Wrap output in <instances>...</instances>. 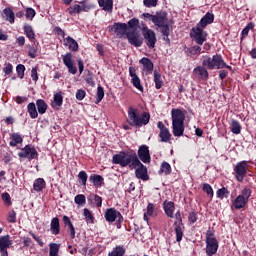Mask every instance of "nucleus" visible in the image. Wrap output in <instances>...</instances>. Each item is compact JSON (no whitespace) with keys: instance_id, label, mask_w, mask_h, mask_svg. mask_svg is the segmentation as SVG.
<instances>
[{"instance_id":"obj_28","label":"nucleus","mask_w":256,"mask_h":256,"mask_svg":"<svg viewBox=\"0 0 256 256\" xmlns=\"http://www.w3.org/2000/svg\"><path fill=\"white\" fill-rule=\"evenodd\" d=\"M63 223L65 227L69 228L71 239H75V226H73V222H71V218H69V216H63Z\"/></svg>"},{"instance_id":"obj_34","label":"nucleus","mask_w":256,"mask_h":256,"mask_svg":"<svg viewBox=\"0 0 256 256\" xmlns=\"http://www.w3.org/2000/svg\"><path fill=\"white\" fill-rule=\"evenodd\" d=\"M45 180L43 178H38L34 181L33 189L39 193L42 189H45Z\"/></svg>"},{"instance_id":"obj_25","label":"nucleus","mask_w":256,"mask_h":256,"mask_svg":"<svg viewBox=\"0 0 256 256\" xmlns=\"http://www.w3.org/2000/svg\"><path fill=\"white\" fill-rule=\"evenodd\" d=\"M139 63L143 65V71H145L147 75H151V73H153V62L151 59L144 57L139 61Z\"/></svg>"},{"instance_id":"obj_47","label":"nucleus","mask_w":256,"mask_h":256,"mask_svg":"<svg viewBox=\"0 0 256 256\" xmlns=\"http://www.w3.org/2000/svg\"><path fill=\"white\" fill-rule=\"evenodd\" d=\"M175 222H174V227H182L183 226V219L181 218V212L178 211L175 214Z\"/></svg>"},{"instance_id":"obj_19","label":"nucleus","mask_w":256,"mask_h":256,"mask_svg":"<svg viewBox=\"0 0 256 256\" xmlns=\"http://www.w3.org/2000/svg\"><path fill=\"white\" fill-rule=\"evenodd\" d=\"M126 37L130 45H133L134 47H141V45H143V39L135 32H128Z\"/></svg>"},{"instance_id":"obj_37","label":"nucleus","mask_w":256,"mask_h":256,"mask_svg":"<svg viewBox=\"0 0 256 256\" xmlns=\"http://www.w3.org/2000/svg\"><path fill=\"white\" fill-rule=\"evenodd\" d=\"M90 181L95 185L96 187H102L103 186V177L101 175L92 174L90 176Z\"/></svg>"},{"instance_id":"obj_10","label":"nucleus","mask_w":256,"mask_h":256,"mask_svg":"<svg viewBox=\"0 0 256 256\" xmlns=\"http://www.w3.org/2000/svg\"><path fill=\"white\" fill-rule=\"evenodd\" d=\"M18 157H20L22 159H29V161H33V159L37 158V150L35 149V147L26 145L18 153Z\"/></svg>"},{"instance_id":"obj_62","label":"nucleus","mask_w":256,"mask_h":256,"mask_svg":"<svg viewBox=\"0 0 256 256\" xmlns=\"http://www.w3.org/2000/svg\"><path fill=\"white\" fill-rule=\"evenodd\" d=\"M4 73L5 75H11V73H13V65L11 63L5 65Z\"/></svg>"},{"instance_id":"obj_4","label":"nucleus","mask_w":256,"mask_h":256,"mask_svg":"<svg viewBox=\"0 0 256 256\" xmlns=\"http://www.w3.org/2000/svg\"><path fill=\"white\" fill-rule=\"evenodd\" d=\"M202 65L207 69H230V66L225 63L223 57L219 54L212 57L203 56Z\"/></svg>"},{"instance_id":"obj_58","label":"nucleus","mask_w":256,"mask_h":256,"mask_svg":"<svg viewBox=\"0 0 256 256\" xmlns=\"http://www.w3.org/2000/svg\"><path fill=\"white\" fill-rule=\"evenodd\" d=\"M159 0H143V3L146 7L151 8V7H157V3Z\"/></svg>"},{"instance_id":"obj_21","label":"nucleus","mask_w":256,"mask_h":256,"mask_svg":"<svg viewBox=\"0 0 256 256\" xmlns=\"http://www.w3.org/2000/svg\"><path fill=\"white\" fill-rule=\"evenodd\" d=\"M193 74L195 77L202 79L203 81H207V79H209V72L205 66H197L194 68Z\"/></svg>"},{"instance_id":"obj_39","label":"nucleus","mask_w":256,"mask_h":256,"mask_svg":"<svg viewBox=\"0 0 256 256\" xmlns=\"http://www.w3.org/2000/svg\"><path fill=\"white\" fill-rule=\"evenodd\" d=\"M123 255H125V247H123V246H116L108 254V256H123Z\"/></svg>"},{"instance_id":"obj_5","label":"nucleus","mask_w":256,"mask_h":256,"mask_svg":"<svg viewBox=\"0 0 256 256\" xmlns=\"http://www.w3.org/2000/svg\"><path fill=\"white\" fill-rule=\"evenodd\" d=\"M250 197L251 190L249 188H244L233 202L234 209H243L244 207H246L247 203H249Z\"/></svg>"},{"instance_id":"obj_50","label":"nucleus","mask_w":256,"mask_h":256,"mask_svg":"<svg viewBox=\"0 0 256 256\" xmlns=\"http://www.w3.org/2000/svg\"><path fill=\"white\" fill-rule=\"evenodd\" d=\"M78 178L80 179V181H82V185L84 187H86L87 186V172H85V171L79 172Z\"/></svg>"},{"instance_id":"obj_55","label":"nucleus","mask_w":256,"mask_h":256,"mask_svg":"<svg viewBox=\"0 0 256 256\" xmlns=\"http://www.w3.org/2000/svg\"><path fill=\"white\" fill-rule=\"evenodd\" d=\"M33 17H35V10L33 8L26 9V19L29 21H33Z\"/></svg>"},{"instance_id":"obj_22","label":"nucleus","mask_w":256,"mask_h":256,"mask_svg":"<svg viewBox=\"0 0 256 256\" xmlns=\"http://www.w3.org/2000/svg\"><path fill=\"white\" fill-rule=\"evenodd\" d=\"M213 21H215V15H213V13L207 12L196 26L200 27L201 29H205V27H207V25H211Z\"/></svg>"},{"instance_id":"obj_44","label":"nucleus","mask_w":256,"mask_h":256,"mask_svg":"<svg viewBox=\"0 0 256 256\" xmlns=\"http://www.w3.org/2000/svg\"><path fill=\"white\" fill-rule=\"evenodd\" d=\"M183 229H185V226H175L176 241L178 243L183 240Z\"/></svg>"},{"instance_id":"obj_51","label":"nucleus","mask_w":256,"mask_h":256,"mask_svg":"<svg viewBox=\"0 0 256 256\" xmlns=\"http://www.w3.org/2000/svg\"><path fill=\"white\" fill-rule=\"evenodd\" d=\"M159 29H161V33L164 37H169V23L166 22V24H163V26H159Z\"/></svg>"},{"instance_id":"obj_46","label":"nucleus","mask_w":256,"mask_h":256,"mask_svg":"<svg viewBox=\"0 0 256 256\" xmlns=\"http://www.w3.org/2000/svg\"><path fill=\"white\" fill-rule=\"evenodd\" d=\"M86 201H87V199L85 198V195H83V194H78L74 198V202L76 203V205H85Z\"/></svg>"},{"instance_id":"obj_8","label":"nucleus","mask_w":256,"mask_h":256,"mask_svg":"<svg viewBox=\"0 0 256 256\" xmlns=\"http://www.w3.org/2000/svg\"><path fill=\"white\" fill-rule=\"evenodd\" d=\"M91 9V4L87 1L79 2L78 4H74L68 8L69 15H75L79 13L87 12Z\"/></svg>"},{"instance_id":"obj_54","label":"nucleus","mask_w":256,"mask_h":256,"mask_svg":"<svg viewBox=\"0 0 256 256\" xmlns=\"http://www.w3.org/2000/svg\"><path fill=\"white\" fill-rule=\"evenodd\" d=\"M128 27L129 29H137V27H139V20L132 18L130 21H128Z\"/></svg>"},{"instance_id":"obj_49","label":"nucleus","mask_w":256,"mask_h":256,"mask_svg":"<svg viewBox=\"0 0 256 256\" xmlns=\"http://www.w3.org/2000/svg\"><path fill=\"white\" fill-rule=\"evenodd\" d=\"M84 217H85V219H86V221L88 222V223H93V221H94V217H93V214L90 212V210L89 209H87V208H85L84 209Z\"/></svg>"},{"instance_id":"obj_45","label":"nucleus","mask_w":256,"mask_h":256,"mask_svg":"<svg viewBox=\"0 0 256 256\" xmlns=\"http://www.w3.org/2000/svg\"><path fill=\"white\" fill-rule=\"evenodd\" d=\"M50 251L49 256H59V245L56 243L49 244Z\"/></svg>"},{"instance_id":"obj_59","label":"nucleus","mask_w":256,"mask_h":256,"mask_svg":"<svg viewBox=\"0 0 256 256\" xmlns=\"http://www.w3.org/2000/svg\"><path fill=\"white\" fill-rule=\"evenodd\" d=\"M203 191L209 195V197H213V187L209 184L203 185Z\"/></svg>"},{"instance_id":"obj_61","label":"nucleus","mask_w":256,"mask_h":256,"mask_svg":"<svg viewBox=\"0 0 256 256\" xmlns=\"http://www.w3.org/2000/svg\"><path fill=\"white\" fill-rule=\"evenodd\" d=\"M31 78H32V81H35V82L39 81V75L37 74V67L32 68Z\"/></svg>"},{"instance_id":"obj_31","label":"nucleus","mask_w":256,"mask_h":256,"mask_svg":"<svg viewBox=\"0 0 256 256\" xmlns=\"http://www.w3.org/2000/svg\"><path fill=\"white\" fill-rule=\"evenodd\" d=\"M36 106H37L38 113H40V115H45V113L47 112V107H48L45 100L38 99L36 101Z\"/></svg>"},{"instance_id":"obj_38","label":"nucleus","mask_w":256,"mask_h":256,"mask_svg":"<svg viewBox=\"0 0 256 256\" xmlns=\"http://www.w3.org/2000/svg\"><path fill=\"white\" fill-rule=\"evenodd\" d=\"M171 164L168 162H162L159 170V174L171 175Z\"/></svg>"},{"instance_id":"obj_7","label":"nucleus","mask_w":256,"mask_h":256,"mask_svg":"<svg viewBox=\"0 0 256 256\" xmlns=\"http://www.w3.org/2000/svg\"><path fill=\"white\" fill-rule=\"evenodd\" d=\"M204 29L205 28L196 26L191 30L190 37L197 45H203V43L207 41V32H205Z\"/></svg>"},{"instance_id":"obj_15","label":"nucleus","mask_w":256,"mask_h":256,"mask_svg":"<svg viewBox=\"0 0 256 256\" xmlns=\"http://www.w3.org/2000/svg\"><path fill=\"white\" fill-rule=\"evenodd\" d=\"M111 29L119 39L125 37V35L127 36V33H129L127 32L128 27L126 23H114Z\"/></svg>"},{"instance_id":"obj_52","label":"nucleus","mask_w":256,"mask_h":256,"mask_svg":"<svg viewBox=\"0 0 256 256\" xmlns=\"http://www.w3.org/2000/svg\"><path fill=\"white\" fill-rule=\"evenodd\" d=\"M7 221L8 223H15L17 221V213L13 210L10 211L8 213Z\"/></svg>"},{"instance_id":"obj_29","label":"nucleus","mask_w":256,"mask_h":256,"mask_svg":"<svg viewBox=\"0 0 256 256\" xmlns=\"http://www.w3.org/2000/svg\"><path fill=\"white\" fill-rule=\"evenodd\" d=\"M98 4L102 7L103 11H108V13L113 11V0H98Z\"/></svg>"},{"instance_id":"obj_35","label":"nucleus","mask_w":256,"mask_h":256,"mask_svg":"<svg viewBox=\"0 0 256 256\" xmlns=\"http://www.w3.org/2000/svg\"><path fill=\"white\" fill-rule=\"evenodd\" d=\"M23 29H24V33H25L26 37L30 41H33V39H35V31H33V27L29 24H25Z\"/></svg>"},{"instance_id":"obj_14","label":"nucleus","mask_w":256,"mask_h":256,"mask_svg":"<svg viewBox=\"0 0 256 256\" xmlns=\"http://www.w3.org/2000/svg\"><path fill=\"white\" fill-rule=\"evenodd\" d=\"M157 127L160 130V141L162 143H169V141H171V132L169 131V128H167L162 121L157 123Z\"/></svg>"},{"instance_id":"obj_6","label":"nucleus","mask_w":256,"mask_h":256,"mask_svg":"<svg viewBox=\"0 0 256 256\" xmlns=\"http://www.w3.org/2000/svg\"><path fill=\"white\" fill-rule=\"evenodd\" d=\"M217 249H219V242L213 232L208 231L206 233V254L208 256H213L217 253Z\"/></svg>"},{"instance_id":"obj_23","label":"nucleus","mask_w":256,"mask_h":256,"mask_svg":"<svg viewBox=\"0 0 256 256\" xmlns=\"http://www.w3.org/2000/svg\"><path fill=\"white\" fill-rule=\"evenodd\" d=\"M156 27H163V25L167 24V12H161L154 15L153 22Z\"/></svg>"},{"instance_id":"obj_56","label":"nucleus","mask_w":256,"mask_h":256,"mask_svg":"<svg viewBox=\"0 0 256 256\" xmlns=\"http://www.w3.org/2000/svg\"><path fill=\"white\" fill-rule=\"evenodd\" d=\"M255 25L253 23H249L243 30H242V38H245L249 35V30L253 29Z\"/></svg>"},{"instance_id":"obj_17","label":"nucleus","mask_w":256,"mask_h":256,"mask_svg":"<svg viewBox=\"0 0 256 256\" xmlns=\"http://www.w3.org/2000/svg\"><path fill=\"white\" fill-rule=\"evenodd\" d=\"M61 33L63 35V43L65 47H68L70 51H78L79 50V44L77 43V40L73 39L71 36L65 37V32L61 30Z\"/></svg>"},{"instance_id":"obj_53","label":"nucleus","mask_w":256,"mask_h":256,"mask_svg":"<svg viewBox=\"0 0 256 256\" xmlns=\"http://www.w3.org/2000/svg\"><path fill=\"white\" fill-rule=\"evenodd\" d=\"M190 53H192V55H201V53H205V51H202L201 46L195 45L191 47Z\"/></svg>"},{"instance_id":"obj_16","label":"nucleus","mask_w":256,"mask_h":256,"mask_svg":"<svg viewBox=\"0 0 256 256\" xmlns=\"http://www.w3.org/2000/svg\"><path fill=\"white\" fill-rule=\"evenodd\" d=\"M138 157L142 163H151V154L149 152V146L142 145L138 149Z\"/></svg>"},{"instance_id":"obj_11","label":"nucleus","mask_w":256,"mask_h":256,"mask_svg":"<svg viewBox=\"0 0 256 256\" xmlns=\"http://www.w3.org/2000/svg\"><path fill=\"white\" fill-rule=\"evenodd\" d=\"M144 39L149 49H155V43H157V36L155 32L149 28H143Z\"/></svg>"},{"instance_id":"obj_27","label":"nucleus","mask_w":256,"mask_h":256,"mask_svg":"<svg viewBox=\"0 0 256 256\" xmlns=\"http://www.w3.org/2000/svg\"><path fill=\"white\" fill-rule=\"evenodd\" d=\"M164 211L167 215V217H170V219H173L175 217V215L173 214L175 211V203L173 202H164Z\"/></svg>"},{"instance_id":"obj_32","label":"nucleus","mask_w":256,"mask_h":256,"mask_svg":"<svg viewBox=\"0 0 256 256\" xmlns=\"http://www.w3.org/2000/svg\"><path fill=\"white\" fill-rule=\"evenodd\" d=\"M149 217H155V205L153 203L147 205L146 213H144V221H149Z\"/></svg>"},{"instance_id":"obj_33","label":"nucleus","mask_w":256,"mask_h":256,"mask_svg":"<svg viewBox=\"0 0 256 256\" xmlns=\"http://www.w3.org/2000/svg\"><path fill=\"white\" fill-rule=\"evenodd\" d=\"M3 13L6 21H9L11 24L15 23V12L11 8H5Z\"/></svg>"},{"instance_id":"obj_60","label":"nucleus","mask_w":256,"mask_h":256,"mask_svg":"<svg viewBox=\"0 0 256 256\" xmlns=\"http://www.w3.org/2000/svg\"><path fill=\"white\" fill-rule=\"evenodd\" d=\"M2 200L4 201V203H6V205H11V195H9V193H3Z\"/></svg>"},{"instance_id":"obj_9","label":"nucleus","mask_w":256,"mask_h":256,"mask_svg":"<svg viewBox=\"0 0 256 256\" xmlns=\"http://www.w3.org/2000/svg\"><path fill=\"white\" fill-rule=\"evenodd\" d=\"M248 167L247 161H242L236 164L234 168L235 177L240 183L243 182V179H245Z\"/></svg>"},{"instance_id":"obj_12","label":"nucleus","mask_w":256,"mask_h":256,"mask_svg":"<svg viewBox=\"0 0 256 256\" xmlns=\"http://www.w3.org/2000/svg\"><path fill=\"white\" fill-rule=\"evenodd\" d=\"M62 61L64 65L67 67L68 72L71 75H77V66H75V62L73 61V54L71 52L66 53L62 56Z\"/></svg>"},{"instance_id":"obj_42","label":"nucleus","mask_w":256,"mask_h":256,"mask_svg":"<svg viewBox=\"0 0 256 256\" xmlns=\"http://www.w3.org/2000/svg\"><path fill=\"white\" fill-rule=\"evenodd\" d=\"M229 190L225 187H222L220 189L217 190L216 192V197H218V199H225L229 197Z\"/></svg>"},{"instance_id":"obj_13","label":"nucleus","mask_w":256,"mask_h":256,"mask_svg":"<svg viewBox=\"0 0 256 256\" xmlns=\"http://www.w3.org/2000/svg\"><path fill=\"white\" fill-rule=\"evenodd\" d=\"M13 245V240L9 235L0 236V254L1 256H9L7 249Z\"/></svg>"},{"instance_id":"obj_48","label":"nucleus","mask_w":256,"mask_h":256,"mask_svg":"<svg viewBox=\"0 0 256 256\" xmlns=\"http://www.w3.org/2000/svg\"><path fill=\"white\" fill-rule=\"evenodd\" d=\"M17 75L20 79H23L25 77V65L19 64L16 67Z\"/></svg>"},{"instance_id":"obj_18","label":"nucleus","mask_w":256,"mask_h":256,"mask_svg":"<svg viewBox=\"0 0 256 256\" xmlns=\"http://www.w3.org/2000/svg\"><path fill=\"white\" fill-rule=\"evenodd\" d=\"M129 75L131 77V83L134 87L138 89V91H143V85H141V79L137 76V72L135 68H129Z\"/></svg>"},{"instance_id":"obj_2","label":"nucleus","mask_w":256,"mask_h":256,"mask_svg":"<svg viewBox=\"0 0 256 256\" xmlns=\"http://www.w3.org/2000/svg\"><path fill=\"white\" fill-rule=\"evenodd\" d=\"M172 133L174 137H183L185 133V111L172 109Z\"/></svg>"},{"instance_id":"obj_41","label":"nucleus","mask_w":256,"mask_h":256,"mask_svg":"<svg viewBox=\"0 0 256 256\" xmlns=\"http://www.w3.org/2000/svg\"><path fill=\"white\" fill-rule=\"evenodd\" d=\"M154 83L156 89H161V87H163V79L161 78V74L157 71H154Z\"/></svg>"},{"instance_id":"obj_36","label":"nucleus","mask_w":256,"mask_h":256,"mask_svg":"<svg viewBox=\"0 0 256 256\" xmlns=\"http://www.w3.org/2000/svg\"><path fill=\"white\" fill-rule=\"evenodd\" d=\"M27 109L31 119H37L39 117V113H37V106H35V103H29Z\"/></svg>"},{"instance_id":"obj_40","label":"nucleus","mask_w":256,"mask_h":256,"mask_svg":"<svg viewBox=\"0 0 256 256\" xmlns=\"http://www.w3.org/2000/svg\"><path fill=\"white\" fill-rule=\"evenodd\" d=\"M231 132L234 135H239L241 133V124L237 120H232L231 122Z\"/></svg>"},{"instance_id":"obj_1","label":"nucleus","mask_w":256,"mask_h":256,"mask_svg":"<svg viewBox=\"0 0 256 256\" xmlns=\"http://www.w3.org/2000/svg\"><path fill=\"white\" fill-rule=\"evenodd\" d=\"M114 165L120 167H129V169H136L135 175L141 181H149V174L147 173V166L143 165L136 153L120 152L112 157Z\"/></svg>"},{"instance_id":"obj_26","label":"nucleus","mask_w":256,"mask_h":256,"mask_svg":"<svg viewBox=\"0 0 256 256\" xmlns=\"http://www.w3.org/2000/svg\"><path fill=\"white\" fill-rule=\"evenodd\" d=\"M50 231H51L52 235H59V233L61 231V224L59 223L58 217L52 218L51 223H50Z\"/></svg>"},{"instance_id":"obj_64","label":"nucleus","mask_w":256,"mask_h":256,"mask_svg":"<svg viewBox=\"0 0 256 256\" xmlns=\"http://www.w3.org/2000/svg\"><path fill=\"white\" fill-rule=\"evenodd\" d=\"M16 43H18L19 47H23V45H25V38H24V36H19L18 38H16Z\"/></svg>"},{"instance_id":"obj_3","label":"nucleus","mask_w":256,"mask_h":256,"mask_svg":"<svg viewBox=\"0 0 256 256\" xmlns=\"http://www.w3.org/2000/svg\"><path fill=\"white\" fill-rule=\"evenodd\" d=\"M151 121V115L149 112H143L139 114V109L130 107L128 109V123L132 127H143V125H148Z\"/></svg>"},{"instance_id":"obj_20","label":"nucleus","mask_w":256,"mask_h":256,"mask_svg":"<svg viewBox=\"0 0 256 256\" xmlns=\"http://www.w3.org/2000/svg\"><path fill=\"white\" fill-rule=\"evenodd\" d=\"M104 217L108 223H115L117 217H121V212L115 208H109L106 210Z\"/></svg>"},{"instance_id":"obj_63","label":"nucleus","mask_w":256,"mask_h":256,"mask_svg":"<svg viewBox=\"0 0 256 256\" xmlns=\"http://www.w3.org/2000/svg\"><path fill=\"white\" fill-rule=\"evenodd\" d=\"M94 202L96 203L97 207H102L103 199L99 195H94Z\"/></svg>"},{"instance_id":"obj_24","label":"nucleus","mask_w":256,"mask_h":256,"mask_svg":"<svg viewBox=\"0 0 256 256\" xmlns=\"http://www.w3.org/2000/svg\"><path fill=\"white\" fill-rule=\"evenodd\" d=\"M52 108L59 110L61 109V106L63 105V94L61 92H55L53 101H52Z\"/></svg>"},{"instance_id":"obj_43","label":"nucleus","mask_w":256,"mask_h":256,"mask_svg":"<svg viewBox=\"0 0 256 256\" xmlns=\"http://www.w3.org/2000/svg\"><path fill=\"white\" fill-rule=\"evenodd\" d=\"M103 97H105V90L102 86H98L97 88V94H96V105L98 103H101L103 101Z\"/></svg>"},{"instance_id":"obj_57","label":"nucleus","mask_w":256,"mask_h":256,"mask_svg":"<svg viewBox=\"0 0 256 256\" xmlns=\"http://www.w3.org/2000/svg\"><path fill=\"white\" fill-rule=\"evenodd\" d=\"M87 95V93L85 92V90L83 89H79L77 92H76V99L78 101H83L85 99V96Z\"/></svg>"},{"instance_id":"obj_30","label":"nucleus","mask_w":256,"mask_h":256,"mask_svg":"<svg viewBox=\"0 0 256 256\" xmlns=\"http://www.w3.org/2000/svg\"><path fill=\"white\" fill-rule=\"evenodd\" d=\"M10 139V147H17V145L23 143V137L19 133H12Z\"/></svg>"}]
</instances>
